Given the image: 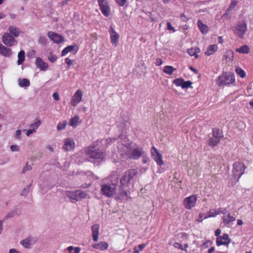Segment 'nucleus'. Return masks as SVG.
I'll return each mask as SVG.
<instances>
[{"label":"nucleus","instance_id":"1","mask_svg":"<svg viewBox=\"0 0 253 253\" xmlns=\"http://www.w3.org/2000/svg\"><path fill=\"white\" fill-rule=\"evenodd\" d=\"M85 153L88 158L94 160L92 161L94 163H95L96 162L99 163L102 161L105 156L104 152L98 148L96 149L94 145L88 147L85 150Z\"/></svg>","mask_w":253,"mask_h":253},{"label":"nucleus","instance_id":"2","mask_svg":"<svg viewBox=\"0 0 253 253\" xmlns=\"http://www.w3.org/2000/svg\"><path fill=\"white\" fill-rule=\"evenodd\" d=\"M144 153L143 148L136 144H130L127 146V158L137 160Z\"/></svg>","mask_w":253,"mask_h":253},{"label":"nucleus","instance_id":"3","mask_svg":"<svg viewBox=\"0 0 253 253\" xmlns=\"http://www.w3.org/2000/svg\"><path fill=\"white\" fill-rule=\"evenodd\" d=\"M235 82L234 75L232 73H223L216 80V84L219 86L229 85Z\"/></svg>","mask_w":253,"mask_h":253},{"label":"nucleus","instance_id":"4","mask_svg":"<svg viewBox=\"0 0 253 253\" xmlns=\"http://www.w3.org/2000/svg\"><path fill=\"white\" fill-rule=\"evenodd\" d=\"M66 194L71 202L73 203L86 198L87 195L86 192L82 190L67 191L66 192Z\"/></svg>","mask_w":253,"mask_h":253},{"label":"nucleus","instance_id":"5","mask_svg":"<svg viewBox=\"0 0 253 253\" xmlns=\"http://www.w3.org/2000/svg\"><path fill=\"white\" fill-rule=\"evenodd\" d=\"M247 30V25L245 21H239L234 27L235 34L239 38L242 39L245 35Z\"/></svg>","mask_w":253,"mask_h":253},{"label":"nucleus","instance_id":"6","mask_svg":"<svg viewBox=\"0 0 253 253\" xmlns=\"http://www.w3.org/2000/svg\"><path fill=\"white\" fill-rule=\"evenodd\" d=\"M246 167L242 163L236 162L233 166V174L237 181H238L241 176L244 173Z\"/></svg>","mask_w":253,"mask_h":253},{"label":"nucleus","instance_id":"7","mask_svg":"<svg viewBox=\"0 0 253 253\" xmlns=\"http://www.w3.org/2000/svg\"><path fill=\"white\" fill-rule=\"evenodd\" d=\"M116 187L114 184H104L101 185V193L107 197L113 196L116 191Z\"/></svg>","mask_w":253,"mask_h":253},{"label":"nucleus","instance_id":"8","mask_svg":"<svg viewBox=\"0 0 253 253\" xmlns=\"http://www.w3.org/2000/svg\"><path fill=\"white\" fill-rule=\"evenodd\" d=\"M197 201V197L195 195H192L186 197L183 200V205L186 209L191 210L194 208Z\"/></svg>","mask_w":253,"mask_h":253},{"label":"nucleus","instance_id":"9","mask_svg":"<svg viewBox=\"0 0 253 253\" xmlns=\"http://www.w3.org/2000/svg\"><path fill=\"white\" fill-rule=\"evenodd\" d=\"M2 42L6 46H12L16 44L17 42L9 33H5L1 38Z\"/></svg>","mask_w":253,"mask_h":253},{"label":"nucleus","instance_id":"10","mask_svg":"<svg viewBox=\"0 0 253 253\" xmlns=\"http://www.w3.org/2000/svg\"><path fill=\"white\" fill-rule=\"evenodd\" d=\"M151 153L153 159L158 165L161 166L164 164L162 154L159 153L158 149L154 146L151 148Z\"/></svg>","mask_w":253,"mask_h":253},{"label":"nucleus","instance_id":"11","mask_svg":"<svg viewBox=\"0 0 253 253\" xmlns=\"http://www.w3.org/2000/svg\"><path fill=\"white\" fill-rule=\"evenodd\" d=\"M47 36L49 39L55 43L59 44L63 42L64 41L63 37L57 33L51 31H50L47 33Z\"/></svg>","mask_w":253,"mask_h":253},{"label":"nucleus","instance_id":"12","mask_svg":"<svg viewBox=\"0 0 253 253\" xmlns=\"http://www.w3.org/2000/svg\"><path fill=\"white\" fill-rule=\"evenodd\" d=\"M98 3L103 14L108 17L110 14V9L105 0H98Z\"/></svg>","mask_w":253,"mask_h":253},{"label":"nucleus","instance_id":"13","mask_svg":"<svg viewBox=\"0 0 253 253\" xmlns=\"http://www.w3.org/2000/svg\"><path fill=\"white\" fill-rule=\"evenodd\" d=\"M173 84L177 86H181L182 88H188L192 84V82L190 81H185L182 78H177L175 79Z\"/></svg>","mask_w":253,"mask_h":253},{"label":"nucleus","instance_id":"14","mask_svg":"<svg viewBox=\"0 0 253 253\" xmlns=\"http://www.w3.org/2000/svg\"><path fill=\"white\" fill-rule=\"evenodd\" d=\"M83 92L80 89H78L73 95L71 103L73 106H76L82 100L83 98Z\"/></svg>","mask_w":253,"mask_h":253},{"label":"nucleus","instance_id":"15","mask_svg":"<svg viewBox=\"0 0 253 253\" xmlns=\"http://www.w3.org/2000/svg\"><path fill=\"white\" fill-rule=\"evenodd\" d=\"M230 242V239L229 238L227 234H224L222 236L218 237L216 238V245L217 246L222 245L228 246Z\"/></svg>","mask_w":253,"mask_h":253},{"label":"nucleus","instance_id":"16","mask_svg":"<svg viewBox=\"0 0 253 253\" xmlns=\"http://www.w3.org/2000/svg\"><path fill=\"white\" fill-rule=\"evenodd\" d=\"M75 146V143L73 139L71 138H68L64 139V145L62 149L65 151H68L73 150Z\"/></svg>","mask_w":253,"mask_h":253},{"label":"nucleus","instance_id":"17","mask_svg":"<svg viewBox=\"0 0 253 253\" xmlns=\"http://www.w3.org/2000/svg\"><path fill=\"white\" fill-rule=\"evenodd\" d=\"M222 219L223 223L227 227H231L232 225V222L236 220L235 217L231 216L230 213H228L226 215H223Z\"/></svg>","mask_w":253,"mask_h":253},{"label":"nucleus","instance_id":"18","mask_svg":"<svg viewBox=\"0 0 253 253\" xmlns=\"http://www.w3.org/2000/svg\"><path fill=\"white\" fill-rule=\"evenodd\" d=\"M0 54L5 57H10L12 54V50L0 43Z\"/></svg>","mask_w":253,"mask_h":253},{"label":"nucleus","instance_id":"19","mask_svg":"<svg viewBox=\"0 0 253 253\" xmlns=\"http://www.w3.org/2000/svg\"><path fill=\"white\" fill-rule=\"evenodd\" d=\"M35 64L38 68L43 71H46L48 67V64L43 61L40 57L37 58Z\"/></svg>","mask_w":253,"mask_h":253},{"label":"nucleus","instance_id":"20","mask_svg":"<svg viewBox=\"0 0 253 253\" xmlns=\"http://www.w3.org/2000/svg\"><path fill=\"white\" fill-rule=\"evenodd\" d=\"M99 228L100 226L98 224H94L91 227L92 238L94 242H97L98 240Z\"/></svg>","mask_w":253,"mask_h":253},{"label":"nucleus","instance_id":"21","mask_svg":"<svg viewBox=\"0 0 253 253\" xmlns=\"http://www.w3.org/2000/svg\"><path fill=\"white\" fill-rule=\"evenodd\" d=\"M8 31L9 32V33L14 38L18 37L20 34L22 33L19 28L13 26H9Z\"/></svg>","mask_w":253,"mask_h":253},{"label":"nucleus","instance_id":"22","mask_svg":"<svg viewBox=\"0 0 253 253\" xmlns=\"http://www.w3.org/2000/svg\"><path fill=\"white\" fill-rule=\"evenodd\" d=\"M109 32L111 35V42L113 44L116 45L117 41L119 38L118 34L115 32V30L112 27H110L109 29Z\"/></svg>","mask_w":253,"mask_h":253},{"label":"nucleus","instance_id":"23","mask_svg":"<svg viewBox=\"0 0 253 253\" xmlns=\"http://www.w3.org/2000/svg\"><path fill=\"white\" fill-rule=\"evenodd\" d=\"M218 49V46L216 44H213L209 46L205 51V54L207 56H210L213 54Z\"/></svg>","mask_w":253,"mask_h":253},{"label":"nucleus","instance_id":"24","mask_svg":"<svg viewBox=\"0 0 253 253\" xmlns=\"http://www.w3.org/2000/svg\"><path fill=\"white\" fill-rule=\"evenodd\" d=\"M120 187L122 190L125 195H126V174L122 176L120 180Z\"/></svg>","mask_w":253,"mask_h":253},{"label":"nucleus","instance_id":"25","mask_svg":"<svg viewBox=\"0 0 253 253\" xmlns=\"http://www.w3.org/2000/svg\"><path fill=\"white\" fill-rule=\"evenodd\" d=\"M92 247L94 249L103 251L108 248V244L105 242H100L99 243L92 245Z\"/></svg>","mask_w":253,"mask_h":253},{"label":"nucleus","instance_id":"26","mask_svg":"<svg viewBox=\"0 0 253 253\" xmlns=\"http://www.w3.org/2000/svg\"><path fill=\"white\" fill-rule=\"evenodd\" d=\"M18 84L21 87H27L30 85V82L28 79L19 78L18 79Z\"/></svg>","mask_w":253,"mask_h":253},{"label":"nucleus","instance_id":"27","mask_svg":"<svg viewBox=\"0 0 253 253\" xmlns=\"http://www.w3.org/2000/svg\"><path fill=\"white\" fill-rule=\"evenodd\" d=\"M220 140L215 137L210 138L208 140L209 145L212 147L217 146L220 142Z\"/></svg>","mask_w":253,"mask_h":253},{"label":"nucleus","instance_id":"28","mask_svg":"<svg viewBox=\"0 0 253 253\" xmlns=\"http://www.w3.org/2000/svg\"><path fill=\"white\" fill-rule=\"evenodd\" d=\"M198 26L200 31L203 34H206L208 32V27L205 25L201 21L199 20L197 23Z\"/></svg>","mask_w":253,"mask_h":253},{"label":"nucleus","instance_id":"29","mask_svg":"<svg viewBox=\"0 0 253 253\" xmlns=\"http://www.w3.org/2000/svg\"><path fill=\"white\" fill-rule=\"evenodd\" d=\"M212 135L213 137L218 138L220 140L223 137L222 131L217 128H212Z\"/></svg>","mask_w":253,"mask_h":253},{"label":"nucleus","instance_id":"30","mask_svg":"<svg viewBox=\"0 0 253 253\" xmlns=\"http://www.w3.org/2000/svg\"><path fill=\"white\" fill-rule=\"evenodd\" d=\"M199 51V48H191L187 50V53L191 56H194L195 58H198L199 55L197 54V52Z\"/></svg>","mask_w":253,"mask_h":253},{"label":"nucleus","instance_id":"31","mask_svg":"<svg viewBox=\"0 0 253 253\" xmlns=\"http://www.w3.org/2000/svg\"><path fill=\"white\" fill-rule=\"evenodd\" d=\"M238 3V0H232L229 7L227 8V10L225 14H224L223 16L227 15L228 13L230 11L233 10L235 7L237 5Z\"/></svg>","mask_w":253,"mask_h":253},{"label":"nucleus","instance_id":"32","mask_svg":"<svg viewBox=\"0 0 253 253\" xmlns=\"http://www.w3.org/2000/svg\"><path fill=\"white\" fill-rule=\"evenodd\" d=\"M33 238L31 237L27 238L20 242V244L26 248H30Z\"/></svg>","mask_w":253,"mask_h":253},{"label":"nucleus","instance_id":"33","mask_svg":"<svg viewBox=\"0 0 253 253\" xmlns=\"http://www.w3.org/2000/svg\"><path fill=\"white\" fill-rule=\"evenodd\" d=\"M236 51L238 53L247 54L250 52V48L248 45H244L242 46L240 48H236Z\"/></svg>","mask_w":253,"mask_h":253},{"label":"nucleus","instance_id":"34","mask_svg":"<svg viewBox=\"0 0 253 253\" xmlns=\"http://www.w3.org/2000/svg\"><path fill=\"white\" fill-rule=\"evenodd\" d=\"M79 119L80 118L78 116H76L72 118L70 120L69 125L73 127H76L79 124Z\"/></svg>","mask_w":253,"mask_h":253},{"label":"nucleus","instance_id":"35","mask_svg":"<svg viewBox=\"0 0 253 253\" xmlns=\"http://www.w3.org/2000/svg\"><path fill=\"white\" fill-rule=\"evenodd\" d=\"M175 70L176 69L171 66L167 65L163 68V72L169 75H172Z\"/></svg>","mask_w":253,"mask_h":253},{"label":"nucleus","instance_id":"36","mask_svg":"<svg viewBox=\"0 0 253 253\" xmlns=\"http://www.w3.org/2000/svg\"><path fill=\"white\" fill-rule=\"evenodd\" d=\"M18 65H21L25 60V51L21 50L18 54Z\"/></svg>","mask_w":253,"mask_h":253},{"label":"nucleus","instance_id":"37","mask_svg":"<svg viewBox=\"0 0 253 253\" xmlns=\"http://www.w3.org/2000/svg\"><path fill=\"white\" fill-rule=\"evenodd\" d=\"M118 148L121 155L124 156L126 154V146L124 145L122 143H119Z\"/></svg>","mask_w":253,"mask_h":253},{"label":"nucleus","instance_id":"38","mask_svg":"<svg viewBox=\"0 0 253 253\" xmlns=\"http://www.w3.org/2000/svg\"><path fill=\"white\" fill-rule=\"evenodd\" d=\"M74 48V46L73 45H68L65 48H64L62 52H61V55L62 56H64L66 55H67L69 52L73 50Z\"/></svg>","mask_w":253,"mask_h":253},{"label":"nucleus","instance_id":"39","mask_svg":"<svg viewBox=\"0 0 253 253\" xmlns=\"http://www.w3.org/2000/svg\"><path fill=\"white\" fill-rule=\"evenodd\" d=\"M235 71L236 73L241 78H244L246 77V73L241 68L237 67L235 69Z\"/></svg>","mask_w":253,"mask_h":253},{"label":"nucleus","instance_id":"40","mask_svg":"<svg viewBox=\"0 0 253 253\" xmlns=\"http://www.w3.org/2000/svg\"><path fill=\"white\" fill-rule=\"evenodd\" d=\"M16 212V211H11L9 212L4 217V218L2 219V220H3V221H5L8 220L9 218L13 217L15 215Z\"/></svg>","mask_w":253,"mask_h":253},{"label":"nucleus","instance_id":"41","mask_svg":"<svg viewBox=\"0 0 253 253\" xmlns=\"http://www.w3.org/2000/svg\"><path fill=\"white\" fill-rule=\"evenodd\" d=\"M41 124V121L39 119H37V121L35 123H33L30 125V128L31 129H34L36 130L40 126Z\"/></svg>","mask_w":253,"mask_h":253},{"label":"nucleus","instance_id":"42","mask_svg":"<svg viewBox=\"0 0 253 253\" xmlns=\"http://www.w3.org/2000/svg\"><path fill=\"white\" fill-rule=\"evenodd\" d=\"M38 42L40 44L45 45L47 43V39L45 37L41 36L39 38Z\"/></svg>","mask_w":253,"mask_h":253},{"label":"nucleus","instance_id":"43","mask_svg":"<svg viewBox=\"0 0 253 253\" xmlns=\"http://www.w3.org/2000/svg\"><path fill=\"white\" fill-rule=\"evenodd\" d=\"M216 210H210L209 212L208 215L206 216L205 218H206L207 217H215L217 215Z\"/></svg>","mask_w":253,"mask_h":253},{"label":"nucleus","instance_id":"44","mask_svg":"<svg viewBox=\"0 0 253 253\" xmlns=\"http://www.w3.org/2000/svg\"><path fill=\"white\" fill-rule=\"evenodd\" d=\"M31 185H28L22 191L21 193V195L23 196H26L28 195L30 192Z\"/></svg>","mask_w":253,"mask_h":253},{"label":"nucleus","instance_id":"45","mask_svg":"<svg viewBox=\"0 0 253 253\" xmlns=\"http://www.w3.org/2000/svg\"><path fill=\"white\" fill-rule=\"evenodd\" d=\"M216 211L217 212V215L222 214H223L224 215H225V214L228 212V211L227 209L225 208H219L217 210H216Z\"/></svg>","mask_w":253,"mask_h":253},{"label":"nucleus","instance_id":"46","mask_svg":"<svg viewBox=\"0 0 253 253\" xmlns=\"http://www.w3.org/2000/svg\"><path fill=\"white\" fill-rule=\"evenodd\" d=\"M48 59L51 62L53 63L57 59V57L56 55L50 52L48 56Z\"/></svg>","mask_w":253,"mask_h":253},{"label":"nucleus","instance_id":"47","mask_svg":"<svg viewBox=\"0 0 253 253\" xmlns=\"http://www.w3.org/2000/svg\"><path fill=\"white\" fill-rule=\"evenodd\" d=\"M66 126V122H60L58 123L57 128L58 130H61L65 128Z\"/></svg>","mask_w":253,"mask_h":253},{"label":"nucleus","instance_id":"48","mask_svg":"<svg viewBox=\"0 0 253 253\" xmlns=\"http://www.w3.org/2000/svg\"><path fill=\"white\" fill-rule=\"evenodd\" d=\"M141 157L142 158V163L143 164H147L149 162V158L147 156V155L146 154L145 151H144V153L143 154V155L141 156Z\"/></svg>","mask_w":253,"mask_h":253},{"label":"nucleus","instance_id":"49","mask_svg":"<svg viewBox=\"0 0 253 253\" xmlns=\"http://www.w3.org/2000/svg\"><path fill=\"white\" fill-rule=\"evenodd\" d=\"M32 169V167L30 165H28V163H27L25 166L24 167V168L22 169V173H25L27 171L30 170Z\"/></svg>","mask_w":253,"mask_h":253},{"label":"nucleus","instance_id":"50","mask_svg":"<svg viewBox=\"0 0 253 253\" xmlns=\"http://www.w3.org/2000/svg\"><path fill=\"white\" fill-rule=\"evenodd\" d=\"M211 244V242L210 241H206L202 244V245H201V247L203 249H206L208 248L209 245H210Z\"/></svg>","mask_w":253,"mask_h":253},{"label":"nucleus","instance_id":"51","mask_svg":"<svg viewBox=\"0 0 253 253\" xmlns=\"http://www.w3.org/2000/svg\"><path fill=\"white\" fill-rule=\"evenodd\" d=\"M137 173V170L135 169H131L129 171V175L130 177H132L133 175H135Z\"/></svg>","mask_w":253,"mask_h":253},{"label":"nucleus","instance_id":"52","mask_svg":"<svg viewBox=\"0 0 253 253\" xmlns=\"http://www.w3.org/2000/svg\"><path fill=\"white\" fill-rule=\"evenodd\" d=\"M11 150L13 152L18 151L19 150V147L16 145H12L10 147Z\"/></svg>","mask_w":253,"mask_h":253},{"label":"nucleus","instance_id":"53","mask_svg":"<svg viewBox=\"0 0 253 253\" xmlns=\"http://www.w3.org/2000/svg\"><path fill=\"white\" fill-rule=\"evenodd\" d=\"M126 0H116V1L120 6H122L125 5Z\"/></svg>","mask_w":253,"mask_h":253},{"label":"nucleus","instance_id":"54","mask_svg":"<svg viewBox=\"0 0 253 253\" xmlns=\"http://www.w3.org/2000/svg\"><path fill=\"white\" fill-rule=\"evenodd\" d=\"M163 63V60L161 58H157L156 60L155 64L156 66H160Z\"/></svg>","mask_w":253,"mask_h":253},{"label":"nucleus","instance_id":"55","mask_svg":"<svg viewBox=\"0 0 253 253\" xmlns=\"http://www.w3.org/2000/svg\"><path fill=\"white\" fill-rule=\"evenodd\" d=\"M53 97L55 100H57V101L60 100V96L59 95V94L57 92H54L53 94Z\"/></svg>","mask_w":253,"mask_h":253},{"label":"nucleus","instance_id":"56","mask_svg":"<svg viewBox=\"0 0 253 253\" xmlns=\"http://www.w3.org/2000/svg\"><path fill=\"white\" fill-rule=\"evenodd\" d=\"M167 28L169 30H172L173 32H175V30L172 26L171 24L169 22L167 23Z\"/></svg>","mask_w":253,"mask_h":253},{"label":"nucleus","instance_id":"57","mask_svg":"<svg viewBox=\"0 0 253 253\" xmlns=\"http://www.w3.org/2000/svg\"><path fill=\"white\" fill-rule=\"evenodd\" d=\"M36 132V130H35L34 129H29L26 132V135L29 136H30L31 134L33 133H35Z\"/></svg>","mask_w":253,"mask_h":253},{"label":"nucleus","instance_id":"58","mask_svg":"<svg viewBox=\"0 0 253 253\" xmlns=\"http://www.w3.org/2000/svg\"><path fill=\"white\" fill-rule=\"evenodd\" d=\"M65 63L69 66L73 64V61L68 58H65Z\"/></svg>","mask_w":253,"mask_h":253},{"label":"nucleus","instance_id":"59","mask_svg":"<svg viewBox=\"0 0 253 253\" xmlns=\"http://www.w3.org/2000/svg\"><path fill=\"white\" fill-rule=\"evenodd\" d=\"M146 244H141L138 246V249L140 251H142L144 248L146 246Z\"/></svg>","mask_w":253,"mask_h":253},{"label":"nucleus","instance_id":"60","mask_svg":"<svg viewBox=\"0 0 253 253\" xmlns=\"http://www.w3.org/2000/svg\"><path fill=\"white\" fill-rule=\"evenodd\" d=\"M21 131L20 129H18L16 131V132H15V137L16 138H20V135H21Z\"/></svg>","mask_w":253,"mask_h":253},{"label":"nucleus","instance_id":"61","mask_svg":"<svg viewBox=\"0 0 253 253\" xmlns=\"http://www.w3.org/2000/svg\"><path fill=\"white\" fill-rule=\"evenodd\" d=\"M174 247L175 248H178V249H181L182 250H183V246L181 244H180V243H175V245H174Z\"/></svg>","mask_w":253,"mask_h":253},{"label":"nucleus","instance_id":"62","mask_svg":"<svg viewBox=\"0 0 253 253\" xmlns=\"http://www.w3.org/2000/svg\"><path fill=\"white\" fill-rule=\"evenodd\" d=\"M221 234V230L220 229H217L215 231V236L217 237H219V235Z\"/></svg>","mask_w":253,"mask_h":253},{"label":"nucleus","instance_id":"63","mask_svg":"<svg viewBox=\"0 0 253 253\" xmlns=\"http://www.w3.org/2000/svg\"><path fill=\"white\" fill-rule=\"evenodd\" d=\"M9 253H21L15 249H11L9 251Z\"/></svg>","mask_w":253,"mask_h":253},{"label":"nucleus","instance_id":"64","mask_svg":"<svg viewBox=\"0 0 253 253\" xmlns=\"http://www.w3.org/2000/svg\"><path fill=\"white\" fill-rule=\"evenodd\" d=\"M74 250V253H79L81 251V249L80 247H75Z\"/></svg>","mask_w":253,"mask_h":253}]
</instances>
